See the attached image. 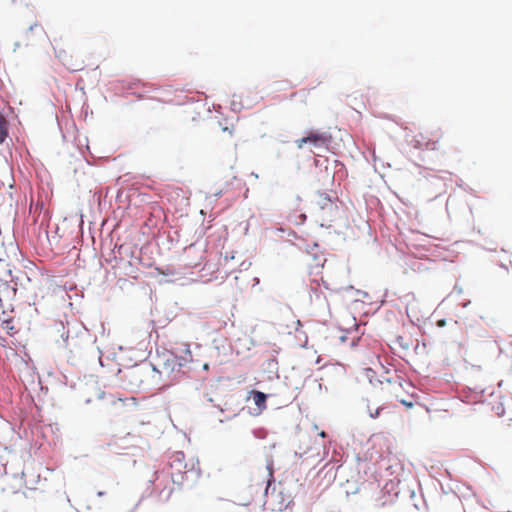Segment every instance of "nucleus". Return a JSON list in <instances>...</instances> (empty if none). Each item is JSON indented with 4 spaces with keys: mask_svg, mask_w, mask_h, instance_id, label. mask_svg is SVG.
<instances>
[{
    "mask_svg": "<svg viewBox=\"0 0 512 512\" xmlns=\"http://www.w3.org/2000/svg\"><path fill=\"white\" fill-rule=\"evenodd\" d=\"M337 197H331L325 192H319L315 198V205L320 211L322 221L332 222L338 215L339 207Z\"/></svg>",
    "mask_w": 512,
    "mask_h": 512,
    "instance_id": "20e7f679",
    "label": "nucleus"
},
{
    "mask_svg": "<svg viewBox=\"0 0 512 512\" xmlns=\"http://www.w3.org/2000/svg\"><path fill=\"white\" fill-rule=\"evenodd\" d=\"M493 410L496 412L497 416L502 417L505 414V408L503 403L499 402L496 406L493 407Z\"/></svg>",
    "mask_w": 512,
    "mask_h": 512,
    "instance_id": "ddd939ff",
    "label": "nucleus"
},
{
    "mask_svg": "<svg viewBox=\"0 0 512 512\" xmlns=\"http://www.w3.org/2000/svg\"><path fill=\"white\" fill-rule=\"evenodd\" d=\"M454 292H456L458 295H460V294L462 293V288H461V287H459L457 284H455V285H454V287H453V290H452V291H450V295H451L452 293H454Z\"/></svg>",
    "mask_w": 512,
    "mask_h": 512,
    "instance_id": "2eb2a0df",
    "label": "nucleus"
},
{
    "mask_svg": "<svg viewBox=\"0 0 512 512\" xmlns=\"http://www.w3.org/2000/svg\"><path fill=\"white\" fill-rule=\"evenodd\" d=\"M288 218H289V220H290L293 224H295V225H301V224H303V223L305 222V220H306V215H305V214H303V213H301V214H296V213H294V214H290V215L288 216Z\"/></svg>",
    "mask_w": 512,
    "mask_h": 512,
    "instance_id": "9b49d317",
    "label": "nucleus"
},
{
    "mask_svg": "<svg viewBox=\"0 0 512 512\" xmlns=\"http://www.w3.org/2000/svg\"><path fill=\"white\" fill-rule=\"evenodd\" d=\"M499 266H500L501 268L505 269V270H508L507 265H506V264H504V263H500V264H499Z\"/></svg>",
    "mask_w": 512,
    "mask_h": 512,
    "instance_id": "a211bd4d",
    "label": "nucleus"
},
{
    "mask_svg": "<svg viewBox=\"0 0 512 512\" xmlns=\"http://www.w3.org/2000/svg\"><path fill=\"white\" fill-rule=\"evenodd\" d=\"M482 508H484V509H489V507H488V506H486V505H484V504L482 505Z\"/></svg>",
    "mask_w": 512,
    "mask_h": 512,
    "instance_id": "b1692460",
    "label": "nucleus"
},
{
    "mask_svg": "<svg viewBox=\"0 0 512 512\" xmlns=\"http://www.w3.org/2000/svg\"><path fill=\"white\" fill-rule=\"evenodd\" d=\"M155 270L157 271L158 274L164 275V276H169V275H174L175 274L174 269L171 268V267H166L165 269L164 268H160V267H156Z\"/></svg>",
    "mask_w": 512,
    "mask_h": 512,
    "instance_id": "f8f14e48",
    "label": "nucleus"
},
{
    "mask_svg": "<svg viewBox=\"0 0 512 512\" xmlns=\"http://www.w3.org/2000/svg\"><path fill=\"white\" fill-rule=\"evenodd\" d=\"M509 344L512 345V335L509 336Z\"/></svg>",
    "mask_w": 512,
    "mask_h": 512,
    "instance_id": "4be33fe9",
    "label": "nucleus"
},
{
    "mask_svg": "<svg viewBox=\"0 0 512 512\" xmlns=\"http://www.w3.org/2000/svg\"><path fill=\"white\" fill-rule=\"evenodd\" d=\"M473 502H476V498L471 487L454 482L450 475V505H461L464 512H473L470 508Z\"/></svg>",
    "mask_w": 512,
    "mask_h": 512,
    "instance_id": "f03ea898",
    "label": "nucleus"
},
{
    "mask_svg": "<svg viewBox=\"0 0 512 512\" xmlns=\"http://www.w3.org/2000/svg\"><path fill=\"white\" fill-rule=\"evenodd\" d=\"M487 250H489V251H495V250H496V248H492V245H489V248H487Z\"/></svg>",
    "mask_w": 512,
    "mask_h": 512,
    "instance_id": "6ab92c4d",
    "label": "nucleus"
},
{
    "mask_svg": "<svg viewBox=\"0 0 512 512\" xmlns=\"http://www.w3.org/2000/svg\"><path fill=\"white\" fill-rule=\"evenodd\" d=\"M484 390L475 391L471 388L464 389L463 391H457L456 394H453L452 387L450 386V406L453 407L456 414H463L462 418H469L474 409L472 407H466V410L460 411L457 407L461 408L462 404H470L475 405L478 403H482Z\"/></svg>",
    "mask_w": 512,
    "mask_h": 512,
    "instance_id": "f257e3e1",
    "label": "nucleus"
},
{
    "mask_svg": "<svg viewBox=\"0 0 512 512\" xmlns=\"http://www.w3.org/2000/svg\"><path fill=\"white\" fill-rule=\"evenodd\" d=\"M8 136V121L0 113V144H2Z\"/></svg>",
    "mask_w": 512,
    "mask_h": 512,
    "instance_id": "1a4fd4ad",
    "label": "nucleus"
},
{
    "mask_svg": "<svg viewBox=\"0 0 512 512\" xmlns=\"http://www.w3.org/2000/svg\"><path fill=\"white\" fill-rule=\"evenodd\" d=\"M295 143L299 149H302L305 144H310L313 147L321 148L327 146L328 139L324 134L311 132L306 137H302L296 140Z\"/></svg>",
    "mask_w": 512,
    "mask_h": 512,
    "instance_id": "423d86ee",
    "label": "nucleus"
},
{
    "mask_svg": "<svg viewBox=\"0 0 512 512\" xmlns=\"http://www.w3.org/2000/svg\"><path fill=\"white\" fill-rule=\"evenodd\" d=\"M249 394H250V398L253 399L255 405L260 410L266 409V400H267L266 394H264L263 392L257 391V390H252V391H250Z\"/></svg>",
    "mask_w": 512,
    "mask_h": 512,
    "instance_id": "6e6552de",
    "label": "nucleus"
},
{
    "mask_svg": "<svg viewBox=\"0 0 512 512\" xmlns=\"http://www.w3.org/2000/svg\"><path fill=\"white\" fill-rule=\"evenodd\" d=\"M437 325H438L439 327H444V326L446 325V321H445V319L438 320Z\"/></svg>",
    "mask_w": 512,
    "mask_h": 512,
    "instance_id": "dca6fc26",
    "label": "nucleus"
},
{
    "mask_svg": "<svg viewBox=\"0 0 512 512\" xmlns=\"http://www.w3.org/2000/svg\"><path fill=\"white\" fill-rule=\"evenodd\" d=\"M56 57L71 72L82 71L85 68V60L79 55L69 54L64 49H55Z\"/></svg>",
    "mask_w": 512,
    "mask_h": 512,
    "instance_id": "39448f33",
    "label": "nucleus"
},
{
    "mask_svg": "<svg viewBox=\"0 0 512 512\" xmlns=\"http://www.w3.org/2000/svg\"><path fill=\"white\" fill-rule=\"evenodd\" d=\"M367 410L369 412L370 417L373 419L378 418L381 415H384L387 422L390 424H394L398 420H400V416L398 415V413L389 407H377L375 409H372L368 405Z\"/></svg>",
    "mask_w": 512,
    "mask_h": 512,
    "instance_id": "0eeeda50",
    "label": "nucleus"
},
{
    "mask_svg": "<svg viewBox=\"0 0 512 512\" xmlns=\"http://www.w3.org/2000/svg\"><path fill=\"white\" fill-rule=\"evenodd\" d=\"M452 176H453V174L450 172V182H452V181H453ZM454 182H455V184H456L458 187L462 188L464 191H466V192H468V193H471V194L473 193V189H472L470 186L466 185V184L463 182V180H462L461 178H459L458 176H455V180H454Z\"/></svg>",
    "mask_w": 512,
    "mask_h": 512,
    "instance_id": "9d476101",
    "label": "nucleus"
},
{
    "mask_svg": "<svg viewBox=\"0 0 512 512\" xmlns=\"http://www.w3.org/2000/svg\"><path fill=\"white\" fill-rule=\"evenodd\" d=\"M223 132L228 133V135H229L230 137H233V135H234V128H233V127H231V128H229V127H224V128H223Z\"/></svg>",
    "mask_w": 512,
    "mask_h": 512,
    "instance_id": "4468645a",
    "label": "nucleus"
},
{
    "mask_svg": "<svg viewBox=\"0 0 512 512\" xmlns=\"http://www.w3.org/2000/svg\"><path fill=\"white\" fill-rule=\"evenodd\" d=\"M470 303H471L470 300H466V301L462 302L461 305H462V307H467Z\"/></svg>",
    "mask_w": 512,
    "mask_h": 512,
    "instance_id": "f3484780",
    "label": "nucleus"
},
{
    "mask_svg": "<svg viewBox=\"0 0 512 512\" xmlns=\"http://www.w3.org/2000/svg\"><path fill=\"white\" fill-rule=\"evenodd\" d=\"M381 383V389L390 397L395 398L400 403L407 407H412L413 403L408 402L403 397V390L405 386L410 387L411 384L407 381H405L401 376L394 373V375L385 378L384 380L380 381Z\"/></svg>",
    "mask_w": 512,
    "mask_h": 512,
    "instance_id": "7ed1b4c3",
    "label": "nucleus"
},
{
    "mask_svg": "<svg viewBox=\"0 0 512 512\" xmlns=\"http://www.w3.org/2000/svg\"><path fill=\"white\" fill-rule=\"evenodd\" d=\"M319 435H320L321 437H323V438H324V437H326V433H325L324 431L320 432V434H319Z\"/></svg>",
    "mask_w": 512,
    "mask_h": 512,
    "instance_id": "412c9836",
    "label": "nucleus"
},
{
    "mask_svg": "<svg viewBox=\"0 0 512 512\" xmlns=\"http://www.w3.org/2000/svg\"><path fill=\"white\" fill-rule=\"evenodd\" d=\"M487 250H489V251H495V250H496V248H492V245H489V248H487Z\"/></svg>",
    "mask_w": 512,
    "mask_h": 512,
    "instance_id": "aec40b11",
    "label": "nucleus"
},
{
    "mask_svg": "<svg viewBox=\"0 0 512 512\" xmlns=\"http://www.w3.org/2000/svg\"><path fill=\"white\" fill-rule=\"evenodd\" d=\"M104 495V492L100 491L98 492V496H103Z\"/></svg>",
    "mask_w": 512,
    "mask_h": 512,
    "instance_id": "5701e85b",
    "label": "nucleus"
}]
</instances>
